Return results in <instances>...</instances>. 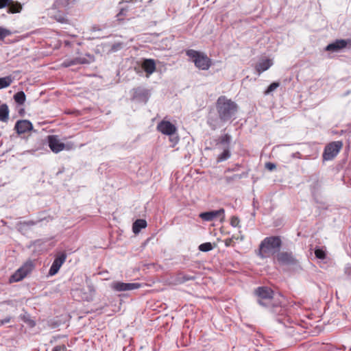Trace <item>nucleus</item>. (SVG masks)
<instances>
[{"mask_svg":"<svg viewBox=\"0 0 351 351\" xmlns=\"http://www.w3.org/2000/svg\"><path fill=\"white\" fill-rule=\"evenodd\" d=\"M232 140V137L228 134H225L221 135L219 139L217 144H221L226 145V147H229V145L230 144Z\"/></svg>","mask_w":351,"mask_h":351,"instance_id":"obj_29","label":"nucleus"},{"mask_svg":"<svg viewBox=\"0 0 351 351\" xmlns=\"http://www.w3.org/2000/svg\"><path fill=\"white\" fill-rule=\"evenodd\" d=\"M273 64L272 60L269 59H265L260 61L256 65V70L258 75L262 73L263 72L269 69Z\"/></svg>","mask_w":351,"mask_h":351,"instance_id":"obj_17","label":"nucleus"},{"mask_svg":"<svg viewBox=\"0 0 351 351\" xmlns=\"http://www.w3.org/2000/svg\"><path fill=\"white\" fill-rule=\"evenodd\" d=\"M11 34V32L4 27H0V40H3L5 37Z\"/></svg>","mask_w":351,"mask_h":351,"instance_id":"obj_36","label":"nucleus"},{"mask_svg":"<svg viewBox=\"0 0 351 351\" xmlns=\"http://www.w3.org/2000/svg\"><path fill=\"white\" fill-rule=\"evenodd\" d=\"M295 156H298V158H300V156H298V154H295Z\"/></svg>","mask_w":351,"mask_h":351,"instance_id":"obj_50","label":"nucleus"},{"mask_svg":"<svg viewBox=\"0 0 351 351\" xmlns=\"http://www.w3.org/2000/svg\"><path fill=\"white\" fill-rule=\"evenodd\" d=\"M199 217L205 221H212L217 218H219L220 221H222L225 218V210L223 208H220L217 210L201 213Z\"/></svg>","mask_w":351,"mask_h":351,"instance_id":"obj_8","label":"nucleus"},{"mask_svg":"<svg viewBox=\"0 0 351 351\" xmlns=\"http://www.w3.org/2000/svg\"><path fill=\"white\" fill-rule=\"evenodd\" d=\"M280 86V83L277 82H272L267 88L265 90V95H269Z\"/></svg>","mask_w":351,"mask_h":351,"instance_id":"obj_32","label":"nucleus"},{"mask_svg":"<svg viewBox=\"0 0 351 351\" xmlns=\"http://www.w3.org/2000/svg\"><path fill=\"white\" fill-rule=\"evenodd\" d=\"M14 78L11 75L0 77V90L10 86Z\"/></svg>","mask_w":351,"mask_h":351,"instance_id":"obj_26","label":"nucleus"},{"mask_svg":"<svg viewBox=\"0 0 351 351\" xmlns=\"http://www.w3.org/2000/svg\"><path fill=\"white\" fill-rule=\"evenodd\" d=\"M350 41V40L337 39L335 42L328 44L326 47L325 50L332 52H338L340 50L346 48L348 45V43Z\"/></svg>","mask_w":351,"mask_h":351,"instance_id":"obj_13","label":"nucleus"},{"mask_svg":"<svg viewBox=\"0 0 351 351\" xmlns=\"http://www.w3.org/2000/svg\"><path fill=\"white\" fill-rule=\"evenodd\" d=\"M295 154H298V156H300V152H296ZM293 156H295V154H293Z\"/></svg>","mask_w":351,"mask_h":351,"instance_id":"obj_47","label":"nucleus"},{"mask_svg":"<svg viewBox=\"0 0 351 351\" xmlns=\"http://www.w3.org/2000/svg\"><path fill=\"white\" fill-rule=\"evenodd\" d=\"M89 293H84V295L82 296V299L86 301H90L93 299V295L95 292V289L93 286H88Z\"/></svg>","mask_w":351,"mask_h":351,"instance_id":"obj_33","label":"nucleus"},{"mask_svg":"<svg viewBox=\"0 0 351 351\" xmlns=\"http://www.w3.org/2000/svg\"><path fill=\"white\" fill-rule=\"evenodd\" d=\"M142 68L147 75L152 74L156 70V63L153 59H145L142 63Z\"/></svg>","mask_w":351,"mask_h":351,"instance_id":"obj_16","label":"nucleus"},{"mask_svg":"<svg viewBox=\"0 0 351 351\" xmlns=\"http://www.w3.org/2000/svg\"><path fill=\"white\" fill-rule=\"evenodd\" d=\"M256 302L262 307L274 315H278L276 322L287 326L289 318L285 316L287 310L282 305L281 296L276 295L274 291L269 287H258L254 291Z\"/></svg>","mask_w":351,"mask_h":351,"instance_id":"obj_1","label":"nucleus"},{"mask_svg":"<svg viewBox=\"0 0 351 351\" xmlns=\"http://www.w3.org/2000/svg\"><path fill=\"white\" fill-rule=\"evenodd\" d=\"M315 255L316 258L321 259V260L325 259V258L326 256V252L322 248H315Z\"/></svg>","mask_w":351,"mask_h":351,"instance_id":"obj_34","label":"nucleus"},{"mask_svg":"<svg viewBox=\"0 0 351 351\" xmlns=\"http://www.w3.org/2000/svg\"><path fill=\"white\" fill-rule=\"evenodd\" d=\"M11 321V317L8 316L3 319H0V327Z\"/></svg>","mask_w":351,"mask_h":351,"instance_id":"obj_41","label":"nucleus"},{"mask_svg":"<svg viewBox=\"0 0 351 351\" xmlns=\"http://www.w3.org/2000/svg\"><path fill=\"white\" fill-rule=\"evenodd\" d=\"M21 4L18 1H14V0H12V2L8 6V12L12 14L19 13L21 11Z\"/></svg>","mask_w":351,"mask_h":351,"instance_id":"obj_25","label":"nucleus"},{"mask_svg":"<svg viewBox=\"0 0 351 351\" xmlns=\"http://www.w3.org/2000/svg\"><path fill=\"white\" fill-rule=\"evenodd\" d=\"M350 351H351V348H350Z\"/></svg>","mask_w":351,"mask_h":351,"instance_id":"obj_51","label":"nucleus"},{"mask_svg":"<svg viewBox=\"0 0 351 351\" xmlns=\"http://www.w3.org/2000/svg\"><path fill=\"white\" fill-rule=\"evenodd\" d=\"M240 167H241V166L239 165H236L235 167L233 168L227 169L226 172L236 171H238Z\"/></svg>","mask_w":351,"mask_h":351,"instance_id":"obj_43","label":"nucleus"},{"mask_svg":"<svg viewBox=\"0 0 351 351\" xmlns=\"http://www.w3.org/2000/svg\"><path fill=\"white\" fill-rule=\"evenodd\" d=\"M157 130L163 134L169 135L176 133L177 128L169 121H161L157 125Z\"/></svg>","mask_w":351,"mask_h":351,"instance_id":"obj_12","label":"nucleus"},{"mask_svg":"<svg viewBox=\"0 0 351 351\" xmlns=\"http://www.w3.org/2000/svg\"><path fill=\"white\" fill-rule=\"evenodd\" d=\"M23 321L25 323H27L28 324V326L29 327H31V328H33V327H34L36 326V322L33 319H30L29 317L28 318L25 317L23 319Z\"/></svg>","mask_w":351,"mask_h":351,"instance_id":"obj_39","label":"nucleus"},{"mask_svg":"<svg viewBox=\"0 0 351 351\" xmlns=\"http://www.w3.org/2000/svg\"><path fill=\"white\" fill-rule=\"evenodd\" d=\"M186 54L192 60L195 66L201 70H208L211 66V60L202 52L189 49Z\"/></svg>","mask_w":351,"mask_h":351,"instance_id":"obj_4","label":"nucleus"},{"mask_svg":"<svg viewBox=\"0 0 351 351\" xmlns=\"http://www.w3.org/2000/svg\"><path fill=\"white\" fill-rule=\"evenodd\" d=\"M14 99L19 105H23L25 102L26 95L23 91H19L14 95Z\"/></svg>","mask_w":351,"mask_h":351,"instance_id":"obj_30","label":"nucleus"},{"mask_svg":"<svg viewBox=\"0 0 351 351\" xmlns=\"http://www.w3.org/2000/svg\"><path fill=\"white\" fill-rule=\"evenodd\" d=\"M265 167L270 170V171H272L274 170L275 168H276V165L274 164V163H271V162H267L265 164Z\"/></svg>","mask_w":351,"mask_h":351,"instance_id":"obj_42","label":"nucleus"},{"mask_svg":"<svg viewBox=\"0 0 351 351\" xmlns=\"http://www.w3.org/2000/svg\"><path fill=\"white\" fill-rule=\"evenodd\" d=\"M9 118V108L7 104H3L0 106V121L7 122Z\"/></svg>","mask_w":351,"mask_h":351,"instance_id":"obj_24","label":"nucleus"},{"mask_svg":"<svg viewBox=\"0 0 351 351\" xmlns=\"http://www.w3.org/2000/svg\"><path fill=\"white\" fill-rule=\"evenodd\" d=\"M240 220L237 216H232L230 219V225L234 228L240 227Z\"/></svg>","mask_w":351,"mask_h":351,"instance_id":"obj_37","label":"nucleus"},{"mask_svg":"<svg viewBox=\"0 0 351 351\" xmlns=\"http://www.w3.org/2000/svg\"><path fill=\"white\" fill-rule=\"evenodd\" d=\"M70 43L69 41H65V45H69Z\"/></svg>","mask_w":351,"mask_h":351,"instance_id":"obj_46","label":"nucleus"},{"mask_svg":"<svg viewBox=\"0 0 351 351\" xmlns=\"http://www.w3.org/2000/svg\"><path fill=\"white\" fill-rule=\"evenodd\" d=\"M23 223L26 224L27 226H34V225H35L36 223L33 221H29L27 222H24Z\"/></svg>","mask_w":351,"mask_h":351,"instance_id":"obj_45","label":"nucleus"},{"mask_svg":"<svg viewBox=\"0 0 351 351\" xmlns=\"http://www.w3.org/2000/svg\"><path fill=\"white\" fill-rule=\"evenodd\" d=\"M66 259V254L64 252L60 253L54 259L49 271V275L54 276L56 274L62 264Z\"/></svg>","mask_w":351,"mask_h":351,"instance_id":"obj_10","label":"nucleus"},{"mask_svg":"<svg viewBox=\"0 0 351 351\" xmlns=\"http://www.w3.org/2000/svg\"><path fill=\"white\" fill-rule=\"evenodd\" d=\"M213 247L211 243L206 242L199 245L198 249L201 252H207L213 250Z\"/></svg>","mask_w":351,"mask_h":351,"instance_id":"obj_31","label":"nucleus"},{"mask_svg":"<svg viewBox=\"0 0 351 351\" xmlns=\"http://www.w3.org/2000/svg\"><path fill=\"white\" fill-rule=\"evenodd\" d=\"M54 10H56L54 8ZM58 10V13L54 14L53 16V18L56 20L58 22L61 23H67L68 19L66 17V15L64 14V12L67 10L64 9H57Z\"/></svg>","mask_w":351,"mask_h":351,"instance_id":"obj_23","label":"nucleus"},{"mask_svg":"<svg viewBox=\"0 0 351 351\" xmlns=\"http://www.w3.org/2000/svg\"><path fill=\"white\" fill-rule=\"evenodd\" d=\"M48 145L51 150L54 153H58L65 147V145L60 141L56 135L48 136Z\"/></svg>","mask_w":351,"mask_h":351,"instance_id":"obj_11","label":"nucleus"},{"mask_svg":"<svg viewBox=\"0 0 351 351\" xmlns=\"http://www.w3.org/2000/svg\"><path fill=\"white\" fill-rule=\"evenodd\" d=\"M88 63L87 60L85 58H75L71 60H65L62 62V66L64 67H69L76 64H83Z\"/></svg>","mask_w":351,"mask_h":351,"instance_id":"obj_19","label":"nucleus"},{"mask_svg":"<svg viewBox=\"0 0 351 351\" xmlns=\"http://www.w3.org/2000/svg\"><path fill=\"white\" fill-rule=\"evenodd\" d=\"M147 226V221L145 219H136L132 225V231L137 234L141 232L143 228Z\"/></svg>","mask_w":351,"mask_h":351,"instance_id":"obj_22","label":"nucleus"},{"mask_svg":"<svg viewBox=\"0 0 351 351\" xmlns=\"http://www.w3.org/2000/svg\"><path fill=\"white\" fill-rule=\"evenodd\" d=\"M274 258L280 265L291 266L301 269L299 260L295 258L292 252H279L276 254Z\"/></svg>","mask_w":351,"mask_h":351,"instance_id":"obj_5","label":"nucleus"},{"mask_svg":"<svg viewBox=\"0 0 351 351\" xmlns=\"http://www.w3.org/2000/svg\"><path fill=\"white\" fill-rule=\"evenodd\" d=\"M52 351H66V347L65 345L56 346Z\"/></svg>","mask_w":351,"mask_h":351,"instance_id":"obj_40","label":"nucleus"},{"mask_svg":"<svg viewBox=\"0 0 351 351\" xmlns=\"http://www.w3.org/2000/svg\"><path fill=\"white\" fill-rule=\"evenodd\" d=\"M343 143L341 141H333L328 144L322 154L324 160H332L340 152L342 148Z\"/></svg>","mask_w":351,"mask_h":351,"instance_id":"obj_7","label":"nucleus"},{"mask_svg":"<svg viewBox=\"0 0 351 351\" xmlns=\"http://www.w3.org/2000/svg\"><path fill=\"white\" fill-rule=\"evenodd\" d=\"M247 175L248 173L247 172H243L242 173L234 174L233 176H224L223 179L225 180L226 184H231L240 180L243 178H247Z\"/></svg>","mask_w":351,"mask_h":351,"instance_id":"obj_18","label":"nucleus"},{"mask_svg":"<svg viewBox=\"0 0 351 351\" xmlns=\"http://www.w3.org/2000/svg\"><path fill=\"white\" fill-rule=\"evenodd\" d=\"M282 242L279 236L265 237L259 245L258 256L265 258L280 252Z\"/></svg>","mask_w":351,"mask_h":351,"instance_id":"obj_3","label":"nucleus"},{"mask_svg":"<svg viewBox=\"0 0 351 351\" xmlns=\"http://www.w3.org/2000/svg\"><path fill=\"white\" fill-rule=\"evenodd\" d=\"M12 2V0H0V9L8 7Z\"/></svg>","mask_w":351,"mask_h":351,"instance_id":"obj_38","label":"nucleus"},{"mask_svg":"<svg viewBox=\"0 0 351 351\" xmlns=\"http://www.w3.org/2000/svg\"><path fill=\"white\" fill-rule=\"evenodd\" d=\"M216 109L221 122H232L236 118L238 106L234 101L226 97L220 96L216 102Z\"/></svg>","mask_w":351,"mask_h":351,"instance_id":"obj_2","label":"nucleus"},{"mask_svg":"<svg viewBox=\"0 0 351 351\" xmlns=\"http://www.w3.org/2000/svg\"><path fill=\"white\" fill-rule=\"evenodd\" d=\"M169 136V141L171 143V147H175L178 143L179 142V137L178 134L176 133H173V134L168 135Z\"/></svg>","mask_w":351,"mask_h":351,"instance_id":"obj_35","label":"nucleus"},{"mask_svg":"<svg viewBox=\"0 0 351 351\" xmlns=\"http://www.w3.org/2000/svg\"><path fill=\"white\" fill-rule=\"evenodd\" d=\"M24 112V110H23V109H21V110L19 111L20 114H22V112Z\"/></svg>","mask_w":351,"mask_h":351,"instance_id":"obj_48","label":"nucleus"},{"mask_svg":"<svg viewBox=\"0 0 351 351\" xmlns=\"http://www.w3.org/2000/svg\"><path fill=\"white\" fill-rule=\"evenodd\" d=\"M230 156H231V152L230 151V148L226 147L223 149V152L217 156V162L219 163V162L226 161L228 159H229L230 158Z\"/></svg>","mask_w":351,"mask_h":351,"instance_id":"obj_27","label":"nucleus"},{"mask_svg":"<svg viewBox=\"0 0 351 351\" xmlns=\"http://www.w3.org/2000/svg\"><path fill=\"white\" fill-rule=\"evenodd\" d=\"M34 268V265L32 261L25 262L21 267H19L14 274L11 276V282H19L25 278Z\"/></svg>","mask_w":351,"mask_h":351,"instance_id":"obj_6","label":"nucleus"},{"mask_svg":"<svg viewBox=\"0 0 351 351\" xmlns=\"http://www.w3.org/2000/svg\"><path fill=\"white\" fill-rule=\"evenodd\" d=\"M344 271L348 276H351V267L350 265H346L344 269Z\"/></svg>","mask_w":351,"mask_h":351,"instance_id":"obj_44","label":"nucleus"},{"mask_svg":"<svg viewBox=\"0 0 351 351\" xmlns=\"http://www.w3.org/2000/svg\"><path fill=\"white\" fill-rule=\"evenodd\" d=\"M295 156H298V158H300V156H298V154H295Z\"/></svg>","mask_w":351,"mask_h":351,"instance_id":"obj_49","label":"nucleus"},{"mask_svg":"<svg viewBox=\"0 0 351 351\" xmlns=\"http://www.w3.org/2000/svg\"><path fill=\"white\" fill-rule=\"evenodd\" d=\"M76 0H56L53 3L56 9L68 10L70 5L73 4Z\"/></svg>","mask_w":351,"mask_h":351,"instance_id":"obj_21","label":"nucleus"},{"mask_svg":"<svg viewBox=\"0 0 351 351\" xmlns=\"http://www.w3.org/2000/svg\"><path fill=\"white\" fill-rule=\"evenodd\" d=\"M195 279V275L193 272L191 274H185L184 272L179 273L176 276L177 282L181 284L184 283L189 280H193Z\"/></svg>","mask_w":351,"mask_h":351,"instance_id":"obj_20","label":"nucleus"},{"mask_svg":"<svg viewBox=\"0 0 351 351\" xmlns=\"http://www.w3.org/2000/svg\"><path fill=\"white\" fill-rule=\"evenodd\" d=\"M149 93L147 89L137 88L134 89V98L140 101L146 103L149 99Z\"/></svg>","mask_w":351,"mask_h":351,"instance_id":"obj_15","label":"nucleus"},{"mask_svg":"<svg viewBox=\"0 0 351 351\" xmlns=\"http://www.w3.org/2000/svg\"><path fill=\"white\" fill-rule=\"evenodd\" d=\"M32 129V123L26 119L17 121L14 126V130L19 134H24Z\"/></svg>","mask_w":351,"mask_h":351,"instance_id":"obj_14","label":"nucleus"},{"mask_svg":"<svg viewBox=\"0 0 351 351\" xmlns=\"http://www.w3.org/2000/svg\"><path fill=\"white\" fill-rule=\"evenodd\" d=\"M220 122L221 121H220L219 118L217 119L211 117H209L207 120L208 125L213 130H215L216 129L219 128L221 126Z\"/></svg>","mask_w":351,"mask_h":351,"instance_id":"obj_28","label":"nucleus"},{"mask_svg":"<svg viewBox=\"0 0 351 351\" xmlns=\"http://www.w3.org/2000/svg\"><path fill=\"white\" fill-rule=\"evenodd\" d=\"M110 287L115 291H125L137 289L141 287V284L137 282H123L119 281L113 282Z\"/></svg>","mask_w":351,"mask_h":351,"instance_id":"obj_9","label":"nucleus"}]
</instances>
